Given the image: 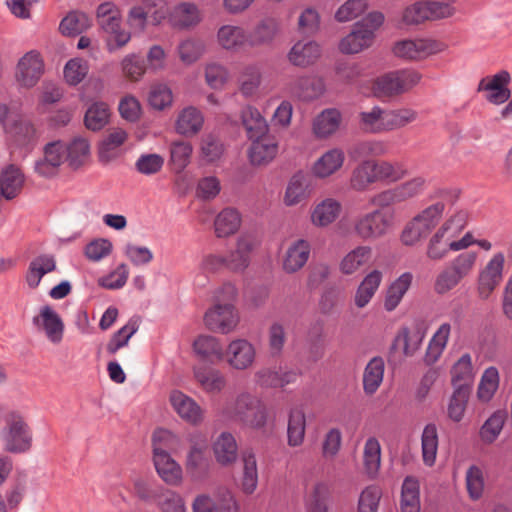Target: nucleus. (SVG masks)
<instances>
[{"label": "nucleus", "instance_id": "nucleus-62", "mask_svg": "<svg viewBox=\"0 0 512 512\" xmlns=\"http://www.w3.org/2000/svg\"><path fill=\"white\" fill-rule=\"evenodd\" d=\"M156 505L161 512H187L182 495L171 489H162L158 493Z\"/></svg>", "mask_w": 512, "mask_h": 512}, {"label": "nucleus", "instance_id": "nucleus-47", "mask_svg": "<svg viewBox=\"0 0 512 512\" xmlns=\"http://www.w3.org/2000/svg\"><path fill=\"white\" fill-rule=\"evenodd\" d=\"M451 383L453 388L466 386L471 390V384L474 379V368L471 355L463 354L451 368Z\"/></svg>", "mask_w": 512, "mask_h": 512}, {"label": "nucleus", "instance_id": "nucleus-35", "mask_svg": "<svg viewBox=\"0 0 512 512\" xmlns=\"http://www.w3.org/2000/svg\"><path fill=\"white\" fill-rule=\"evenodd\" d=\"M382 279L383 273L378 269L370 271L362 279L354 295V303L358 308H364L369 304L380 287Z\"/></svg>", "mask_w": 512, "mask_h": 512}, {"label": "nucleus", "instance_id": "nucleus-13", "mask_svg": "<svg viewBox=\"0 0 512 512\" xmlns=\"http://www.w3.org/2000/svg\"><path fill=\"white\" fill-rule=\"evenodd\" d=\"M239 320V313L231 303H215L204 315L205 326L210 331L221 334L234 331Z\"/></svg>", "mask_w": 512, "mask_h": 512}, {"label": "nucleus", "instance_id": "nucleus-54", "mask_svg": "<svg viewBox=\"0 0 512 512\" xmlns=\"http://www.w3.org/2000/svg\"><path fill=\"white\" fill-rule=\"evenodd\" d=\"M278 32V23L274 19H265L261 21L253 31L248 34V45L256 47L268 44L273 41Z\"/></svg>", "mask_w": 512, "mask_h": 512}, {"label": "nucleus", "instance_id": "nucleus-40", "mask_svg": "<svg viewBox=\"0 0 512 512\" xmlns=\"http://www.w3.org/2000/svg\"><path fill=\"white\" fill-rule=\"evenodd\" d=\"M195 353L210 363L223 360L224 349L220 341L213 336L201 335L193 343Z\"/></svg>", "mask_w": 512, "mask_h": 512}, {"label": "nucleus", "instance_id": "nucleus-33", "mask_svg": "<svg viewBox=\"0 0 512 512\" xmlns=\"http://www.w3.org/2000/svg\"><path fill=\"white\" fill-rule=\"evenodd\" d=\"M241 120L249 140L270 135L269 125L257 108L246 106L241 112Z\"/></svg>", "mask_w": 512, "mask_h": 512}, {"label": "nucleus", "instance_id": "nucleus-25", "mask_svg": "<svg viewBox=\"0 0 512 512\" xmlns=\"http://www.w3.org/2000/svg\"><path fill=\"white\" fill-rule=\"evenodd\" d=\"M33 323L37 328L44 331L49 341L54 344L61 342L64 324L60 316L50 306H43L39 315L33 318Z\"/></svg>", "mask_w": 512, "mask_h": 512}, {"label": "nucleus", "instance_id": "nucleus-32", "mask_svg": "<svg viewBox=\"0 0 512 512\" xmlns=\"http://www.w3.org/2000/svg\"><path fill=\"white\" fill-rule=\"evenodd\" d=\"M451 335V324L442 323L435 331L427 345L423 362L427 366L435 364L442 356Z\"/></svg>", "mask_w": 512, "mask_h": 512}, {"label": "nucleus", "instance_id": "nucleus-53", "mask_svg": "<svg viewBox=\"0 0 512 512\" xmlns=\"http://www.w3.org/2000/svg\"><path fill=\"white\" fill-rule=\"evenodd\" d=\"M170 164L176 173H181L190 163L193 152L191 143L178 140L170 145Z\"/></svg>", "mask_w": 512, "mask_h": 512}, {"label": "nucleus", "instance_id": "nucleus-46", "mask_svg": "<svg viewBox=\"0 0 512 512\" xmlns=\"http://www.w3.org/2000/svg\"><path fill=\"white\" fill-rule=\"evenodd\" d=\"M385 364L382 357H373L366 365L363 373V389L368 395L374 394L380 387L384 377Z\"/></svg>", "mask_w": 512, "mask_h": 512}, {"label": "nucleus", "instance_id": "nucleus-5", "mask_svg": "<svg viewBox=\"0 0 512 512\" xmlns=\"http://www.w3.org/2000/svg\"><path fill=\"white\" fill-rule=\"evenodd\" d=\"M476 251H464L449 261L447 266L437 275L434 291L443 295L454 289L463 279L469 277L477 263Z\"/></svg>", "mask_w": 512, "mask_h": 512}, {"label": "nucleus", "instance_id": "nucleus-44", "mask_svg": "<svg viewBox=\"0 0 512 512\" xmlns=\"http://www.w3.org/2000/svg\"><path fill=\"white\" fill-rule=\"evenodd\" d=\"M341 113L337 109L322 111L313 121V132L317 138H327L340 127Z\"/></svg>", "mask_w": 512, "mask_h": 512}, {"label": "nucleus", "instance_id": "nucleus-19", "mask_svg": "<svg viewBox=\"0 0 512 512\" xmlns=\"http://www.w3.org/2000/svg\"><path fill=\"white\" fill-rule=\"evenodd\" d=\"M344 162V151L340 148H332L322 153L313 162L310 172L316 179L325 180L341 170Z\"/></svg>", "mask_w": 512, "mask_h": 512}, {"label": "nucleus", "instance_id": "nucleus-37", "mask_svg": "<svg viewBox=\"0 0 512 512\" xmlns=\"http://www.w3.org/2000/svg\"><path fill=\"white\" fill-rule=\"evenodd\" d=\"M217 43L227 51H238L248 44V34L239 26L223 25L217 31Z\"/></svg>", "mask_w": 512, "mask_h": 512}, {"label": "nucleus", "instance_id": "nucleus-59", "mask_svg": "<svg viewBox=\"0 0 512 512\" xmlns=\"http://www.w3.org/2000/svg\"><path fill=\"white\" fill-rule=\"evenodd\" d=\"M27 489V474L23 471H18L10 485L5 492V503L7 509H16L24 499Z\"/></svg>", "mask_w": 512, "mask_h": 512}, {"label": "nucleus", "instance_id": "nucleus-8", "mask_svg": "<svg viewBox=\"0 0 512 512\" xmlns=\"http://www.w3.org/2000/svg\"><path fill=\"white\" fill-rule=\"evenodd\" d=\"M421 78L422 75L413 69L396 70L376 78L372 90L377 97L398 96L410 91Z\"/></svg>", "mask_w": 512, "mask_h": 512}, {"label": "nucleus", "instance_id": "nucleus-12", "mask_svg": "<svg viewBox=\"0 0 512 512\" xmlns=\"http://www.w3.org/2000/svg\"><path fill=\"white\" fill-rule=\"evenodd\" d=\"M189 449L185 459V468L187 473L193 479H200L203 477L209 467V442L205 434L195 432L190 434Z\"/></svg>", "mask_w": 512, "mask_h": 512}, {"label": "nucleus", "instance_id": "nucleus-41", "mask_svg": "<svg viewBox=\"0 0 512 512\" xmlns=\"http://www.w3.org/2000/svg\"><path fill=\"white\" fill-rule=\"evenodd\" d=\"M242 218L235 208H224L214 220V230L218 238L228 237L238 231Z\"/></svg>", "mask_w": 512, "mask_h": 512}, {"label": "nucleus", "instance_id": "nucleus-60", "mask_svg": "<svg viewBox=\"0 0 512 512\" xmlns=\"http://www.w3.org/2000/svg\"><path fill=\"white\" fill-rule=\"evenodd\" d=\"M139 328L138 321L131 318L126 325L115 332L106 345L107 353L114 355L120 349L126 347L131 337L137 332Z\"/></svg>", "mask_w": 512, "mask_h": 512}, {"label": "nucleus", "instance_id": "nucleus-27", "mask_svg": "<svg viewBox=\"0 0 512 512\" xmlns=\"http://www.w3.org/2000/svg\"><path fill=\"white\" fill-rule=\"evenodd\" d=\"M193 374L199 387L207 394H220L227 386L226 376L219 369L195 366Z\"/></svg>", "mask_w": 512, "mask_h": 512}, {"label": "nucleus", "instance_id": "nucleus-24", "mask_svg": "<svg viewBox=\"0 0 512 512\" xmlns=\"http://www.w3.org/2000/svg\"><path fill=\"white\" fill-rule=\"evenodd\" d=\"M158 448L153 454V463L158 476L170 486H179L183 481V470L170 453H162Z\"/></svg>", "mask_w": 512, "mask_h": 512}, {"label": "nucleus", "instance_id": "nucleus-6", "mask_svg": "<svg viewBox=\"0 0 512 512\" xmlns=\"http://www.w3.org/2000/svg\"><path fill=\"white\" fill-rule=\"evenodd\" d=\"M395 225L394 209H374L356 217L353 221V233L364 241L384 237Z\"/></svg>", "mask_w": 512, "mask_h": 512}, {"label": "nucleus", "instance_id": "nucleus-16", "mask_svg": "<svg viewBox=\"0 0 512 512\" xmlns=\"http://www.w3.org/2000/svg\"><path fill=\"white\" fill-rule=\"evenodd\" d=\"M505 257L502 253H496L480 271L477 281L479 298L488 299L503 280Z\"/></svg>", "mask_w": 512, "mask_h": 512}, {"label": "nucleus", "instance_id": "nucleus-56", "mask_svg": "<svg viewBox=\"0 0 512 512\" xmlns=\"http://www.w3.org/2000/svg\"><path fill=\"white\" fill-rule=\"evenodd\" d=\"M262 73L258 65L250 64L243 68L239 78V90L245 97L253 96L257 93L261 84Z\"/></svg>", "mask_w": 512, "mask_h": 512}, {"label": "nucleus", "instance_id": "nucleus-57", "mask_svg": "<svg viewBox=\"0 0 512 512\" xmlns=\"http://www.w3.org/2000/svg\"><path fill=\"white\" fill-rule=\"evenodd\" d=\"M506 412L495 411L481 426L479 435L486 444H492L500 435L506 420Z\"/></svg>", "mask_w": 512, "mask_h": 512}, {"label": "nucleus", "instance_id": "nucleus-50", "mask_svg": "<svg viewBox=\"0 0 512 512\" xmlns=\"http://www.w3.org/2000/svg\"><path fill=\"white\" fill-rule=\"evenodd\" d=\"M243 473L241 488L244 493L252 494L258 484V470L256 456L252 450H246L242 454Z\"/></svg>", "mask_w": 512, "mask_h": 512}, {"label": "nucleus", "instance_id": "nucleus-22", "mask_svg": "<svg viewBox=\"0 0 512 512\" xmlns=\"http://www.w3.org/2000/svg\"><path fill=\"white\" fill-rule=\"evenodd\" d=\"M342 212V203L333 197L317 202L310 211V222L317 228H326L334 223Z\"/></svg>", "mask_w": 512, "mask_h": 512}, {"label": "nucleus", "instance_id": "nucleus-26", "mask_svg": "<svg viewBox=\"0 0 512 512\" xmlns=\"http://www.w3.org/2000/svg\"><path fill=\"white\" fill-rule=\"evenodd\" d=\"M372 255V247L369 245H358L341 258L338 269L342 275H355L371 262Z\"/></svg>", "mask_w": 512, "mask_h": 512}, {"label": "nucleus", "instance_id": "nucleus-36", "mask_svg": "<svg viewBox=\"0 0 512 512\" xmlns=\"http://www.w3.org/2000/svg\"><path fill=\"white\" fill-rule=\"evenodd\" d=\"M216 461L222 466L235 463L238 457V445L235 437L229 432L221 433L213 444Z\"/></svg>", "mask_w": 512, "mask_h": 512}, {"label": "nucleus", "instance_id": "nucleus-14", "mask_svg": "<svg viewBox=\"0 0 512 512\" xmlns=\"http://www.w3.org/2000/svg\"><path fill=\"white\" fill-rule=\"evenodd\" d=\"M45 71V63L41 53L30 50L19 60L15 68V81L22 88L34 87Z\"/></svg>", "mask_w": 512, "mask_h": 512}, {"label": "nucleus", "instance_id": "nucleus-15", "mask_svg": "<svg viewBox=\"0 0 512 512\" xmlns=\"http://www.w3.org/2000/svg\"><path fill=\"white\" fill-rule=\"evenodd\" d=\"M257 357L254 344L245 338H236L224 349L223 359L236 371H245L253 367Z\"/></svg>", "mask_w": 512, "mask_h": 512}, {"label": "nucleus", "instance_id": "nucleus-34", "mask_svg": "<svg viewBox=\"0 0 512 512\" xmlns=\"http://www.w3.org/2000/svg\"><path fill=\"white\" fill-rule=\"evenodd\" d=\"M56 269V260L53 255L41 254L31 260L26 272L27 285L35 289L39 286L41 279L46 274Z\"/></svg>", "mask_w": 512, "mask_h": 512}, {"label": "nucleus", "instance_id": "nucleus-18", "mask_svg": "<svg viewBox=\"0 0 512 512\" xmlns=\"http://www.w3.org/2000/svg\"><path fill=\"white\" fill-rule=\"evenodd\" d=\"M65 160L66 144L62 141L48 143L44 148L43 158L35 162V172L43 177H52Z\"/></svg>", "mask_w": 512, "mask_h": 512}, {"label": "nucleus", "instance_id": "nucleus-55", "mask_svg": "<svg viewBox=\"0 0 512 512\" xmlns=\"http://www.w3.org/2000/svg\"><path fill=\"white\" fill-rule=\"evenodd\" d=\"M205 51V42L195 38L185 39L177 47L178 56L185 65L197 62L204 55Z\"/></svg>", "mask_w": 512, "mask_h": 512}, {"label": "nucleus", "instance_id": "nucleus-28", "mask_svg": "<svg viewBox=\"0 0 512 512\" xmlns=\"http://www.w3.org/2000/svg\"><path fill=\"white\" fill-rule=\"evenodd\" d=\"M291 95L302 101H311L320 97L325 91L324 80L316 76H301L289 83Z\"/></svg>", "mask_w": 512, "mask_h": 512}, {"label": "nucleus", "instance_id": "nucleus-3", "mask_svg": "<svg viewBox=\"0 0 512 512\" xmlns=\"http://www.w3.org/2000/svg\"><path fill=\"white\" fill-rule=\"evenodd\" d=\"M383 22L384 15L382 13H369L353 26L348 35L340 40L338 44L339 51L351 55L370 48L375 40V32L382 26Z\"/></svg>", "mask_w": 512, "mask_h": 512}, {"label": "nucleus", "instance_id": "nucleus-10", "mask_svg": "<svg viewBox=\"0 0 512 512\" xmlns=\"http://www.w3.org/2000/svg\"><path fill=\"white\" fill-rule=\"evenodd\" d=\"M456 11L450 2H414L405 9L402 20L406 25H416L427 20L452 17Z\"/></svg>", "mask_w": 512, "mask_h": 512}, {"label": "nucleus", "instance_id": "nucleus-4", "mask_svg": "<svg viewBox=\"0 0 512 512\" xmlns=\"http://www.w3.org/2000/svg\"><path fill=\"white\" fill-rule=\"evenodd\" d=\"M32 440V431L24 417L17 412L8 413L0 429L2 449L11 454H23L31 449Z\"/></svg>", "mask_w": 512, "mask_h": 512}, {"label": "nucleus", "instance_id": "nucleus-51", "mask_svg": "<svg viewBox=\"0 0 512 512\" xmlns=\"http://www.w3.org/2000/svg\"><path fill=\"white\" fill-rule=\"evenodd\" d=\"M225 152V146L221 139L210 133L201 138L199 146L200 159L207 164L218 162Z\"/></svg>", "mask_w": 512, "mask_h": 512}, {"label": "nucleus", "instance_id": "nucleus-64", "mask_svg": "<svg viewBox=\"0 0 512 512\" xmlns=\"http://www.w3.org/2000/svg\"><path fill=\"white\" fill-rule=\"evenodd\" d=\"M109 116L108 105L104 102H95L87 109L84 122L88 129L97 131L107 124Z\"/></svg>", "mask_w": 512, "mask_h": 512}, {"label": "nucleus", "instance_id": "nucleus-45", "mask_svg": "<svg viewBox=\"0 0 512 512\" xmlns=\"http://www.w3.org/2000/svg\"><path fill=\"white\" fill-rule=\"evenodd\" d=\"M358 118L360 128L366 133L380 134L387 132L386 110L379 106L360 112Z\"/></svg>", "mask_w": 512, "mask_h": 512}, {"label": "nucleus", "instance_id": "nucleus-49", "mask_svg": "<svg viewBox=\"0 0 512 512\" xmlns=\"http://www.w3.org/2000/svg\"><path fill=\"white\" fill-rule=\"evenodd\" d=\"M471 390L466 386L453 388V393L447 405L448 418L453 422H460L465 416Z\"/></svg>", "mask_w": 512, "mask_h": 512}, {"label": "nucleus", "instance_id": "nucleus-43", "mask_svg": "<svg viewBox=\"0 0 512 512\" xmlns=\"http://www.w3.org/2000/svg\"><path fill=\"white\" fill-rule=\"evenodd\" d=\"M400 512H420V484L413 476H407L403 481Z\"/></svg>", "mask_w": 512, "mask_h": 512}, {"label": "nucleus", "instance_id": "nucleus-63", "mask_svg": "<svg viewBox=\"0 0 512 512\" xmlns=\"http://www.w3.org/2000/svg\"><path fill=\"white\" fill-rule=\"evenodd\" d=\"M91 26V18L84 12L73 11L60 23L59 29L64 35L80 34Z\"/></svg>", "mask_w": 512, "mask_h": 512}, {"label": "nucleus", "instance_id": "nucleus-48", "mask_svg": "<svg viewBox=\"0 0 512 512\" xmlns=\"http://www.w3.org/2000/svg\"><path fill=\"white\" fill-rule=\"evenodd\" d=\"M306 416L301 408L290 410L287 427L288 445L291 447L300 446L305 438Z\"/></svg>", "mask_w": 512, "mask_h": 512}, {"label": "nucleus", "instance_id": "nucleus-21", "mask_svg": "<svg viewBox=\"0 0 512 512\" xmlns=\"http://www.w3.org/2000/svg\"><path fill=\"white\" fill-rule=\"evenodd\" d=\"M322 55L320 44L314 40H299L289 50L288 61L296 67L307 68L314 65Z\"/></svg>", "mask_w": 512, "mask_h": 512}, {"label": "nucleus", "instance_id": "nucleus-17", "mask_svg": "<svg viewBox=\"0 0 512 512\" xmlns=\"http://www.w3.org/2000/svg\"><path fill=\"white\" fill-rule=\"evenodd\" d=\"M169 403L177 415L191 425H199L204 420V409L190 396L180 390H172Z\"/></svg>", "mask_w": 512, "mask_h": 512}, {"label": "nucleus", "instance_id": "nucleus-39", "mask_svg": "<svg viewBox=\"0 0 512 512\" xmlns=\"http://www.w3.org/2000/svg\"><path fill=\"white\" fill-rule=\"evenodd\" d=\"M412 281V273L404 272L389 285L384 299V308L386 311L391 312L397 308L404 295L409 290Z\"/></svg>", "mask_w": 512, "mask_h": 512}, {"label": "nucleus", "instance_id": "nucleus-38", "mask_svg": "<svg viewBox=\"0 0 512 512\" xmlns=\"http://www.w3.org/2000/svg\"><path fill=\"white\" fill-rule=\"evenodd\" d=\"M200 20V12L193 2L177 3L168 15L169 23L178 28L196 25Z\"/></svg>", "mask_w": 512, "mask_h": 512}, {"label": "nucleus", "instance_id": "nucleus-23", "mask_svg": "<svg viewBox=\"0 0 512 512\" xmlns=\"http://www.w3.org/2000/svg\"><path fill=\"white\" fill-rule=\"evenodd\" d=\"M455 235L442 225L432 234L426 246V256L431 261H441L453 251L456 252Z\"/></svg>", "mask_w": 512, "mask_h": 512}, {"label": "nucleus", "instance_id": "nucleus-31", "mask_svg": "<svg viewBox=\"0 0 512 512\" xmlns=\"http://www.w3.org/2000/svg\"><path fill=\"white\" fill-rule=\"evenodd\" d=\"M25 177L21 169L10 164L0 173V196L6 200L16 198L22 191Z\"/></svg>", "mask_w": 512, "mask_h": 512}, {"label": "nucleus", "instance_id": "nucleus-20", "mask_svg": "<svg viewBox=\"0 0 512 512\" xmlns=\"http://www.w3.org/2000/svg\"><path fill=\"white\" fill-rule=\"evenodd\" d=\"M248 159L252 166H266L271 163L278 154V141L272 135L250 140Z\"/></svg>", "mask_w": 512, "mask_h": 512}, {"label": "nucleus", "instance_id": "nucleus-11", "mask_svg": "<svg viewBox=\"0 0 512 512\" xmlns=\"http://www.w3.org/2000/svg\"><path fill=\"white\" fill-rule=\"evenodd\" d=\"M260 245V239L253 232L241 233L227 255H225L226 269L234 273H243L250 265L252 254Z\"/></svg>", "mask_w": 512, "mask_h": 512}, {"label": "nucleus", "instance_id": "nucleus-7", "mask_svg": "<svg viewBox=\"0 0 512 512\" xmlns=\"http://www.w3.org/2000/svg\"><path fill=\"white\" fill-rule=\"evenodd\" d=\"M445 204L438 201L416 214L407 222L401 233V242L406 246H413L426 238L439 223Z\"/></svg>", "mask_w": 512, "mask_h": 512}, {"label": "nucleus", "instance_id": "nucleus-1", "mask_svg": "<svg viewBox=\"0 0 512 512\" xmlns=\"http://www.w3.org/2000/svg\"><path fill=\"white\" fill-rule=\"evenodd\" d=\"M216 415L226 423L261 429L267 423L268 411L266 404L259 397L249 391H242L234 399L219 404Z\"/></svg>", "mask_w": 512, "mask_h": 512}, {"label": "nucleus", "instance_id": "nucleus-9", "mask_svg": "<svg viewBox=\"0 0 512 512\" xmlns=\"http://www.w3.org/2000/svg\"><path fill=\"white\" fill-rule=\"evenodd\" d=\"M447 45L432 38L401 39L392 46V53L395 57L409 62H417L427 59L430 56L444 52Z\"/></svg>", "mask_w": 512, "mask_h": 512}, {"label": "nucleus", "instance_id": "nucleus-58", "mask_svg": "<svg viewBox=\"0 0 512 512\" xmlns=\"http://www.w3.org/2000/svg\"><path fill=\"white\" fill-rule=\"evenodd\" d=\"M418 119V112L410 107L386 110L387 132L404 128Z\"/></svg>", "mask_w": 512, "mask_h": 512}, {"label": "nucleus", "instance_id": "nucleus-52", "mask_svg": "<svg viewBox=\"0 0 512 512\" xmlns=\"http://www.w3.org/2000/svg\"><path fill=\"white\" fill-rule=\"evenodd\" d=\"M127 133L116 128L109 132L99 147V158L103 162H109L118 156L119 147L126 141Z\"/></svg>", "mask_w": 512, "mask_h": 512}, {"label": "nucleus", "instance_id": "nucleus-61", "mask_svg": "<svg viewBox=\"0 0 512 512\" xmlns=\"http://www.w3.org/2000/svg\"><path fill=\"white\" fill-rule=\"evenodd\" d=\"M424 337L425 334L420 329L411 331L408 328H402L395 337V343L403 345L405 357H412L420 349Z\"/></svg>", "mask_w": 512, "mask_h": 512}, {"label": "nucleus", "instance_id": "nucleus-29", "mask_svg": "<svg viewBox=\"0 0 512 512\" xmlns=\"http://www.w3.org/2000/svg\"><path fill=\"white\" fill-rule=\"evenodd\" d=\"M204 114L195 106H187L179 111L175 130L184 137L196 136L204 126Z\"/></svg>", "mask_w": 512, "mask_h": 512}, {"label": "nucleus", "instance_id": "nucleus-30", "mask_svg": "<svg viewBox=\"0 0 512 512\" xmlns=\"http://www.w3.org/2000/svg\"><path fill=\"white\" fill-rule=\"evenodd\" d=\"M311 246L307 240L298 239L292 242L283 256L282 267L287 273L299 271L307 263Z\"/></svg>", "mask_w": 512, "mask_h": 512}, {"label": "nucleus", "instance_id": "nucleus-2", "mask_svg": "<svg viewBox=\"0 0 512 512\" xmlns=\"http://www.w3.org/2000/svg\"><path fill=\"white\" fill-rule=\"evenodd\" d=\"M406 174L399 162L386 160H363L351 171L349 188L355 192H365L377 182H397Z\"/></svg>", "mask_w": 512, "mask_h": 512}, {"label": "nucleus", "instance_id": "nucleus-42", "mask_svg": "<svg viewBox=\"0 0 512 512\" xmlns=\"http://www.w3.org/2000/svg\"><path fill=\"white\" fill-rule=\"evenodd\" d=\"M309 184L306 177L302 173H297L289 180L283 202L286 206H295L310 196Z\"/></svg>", "mask_w": 512, "mask_h": 512}]
</instances>
